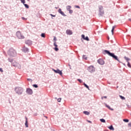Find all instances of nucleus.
<instances>
[{"label": "nucleus", "instance_id": "1", "mask_svg": "<svg viewBox=\"0 0 131 131\" xmlns=\"http://www.w3.org/2000/svg\"><path fill=\"white\" fill-rule=\"evenodd\" d=\"M104 53H105V54H107V55H108V56H110V57H112V58H113V59H115V60H117V61H119V60L118 59V57L116 56L114 54V53H112L110 52H109V51L108 50H104Z\"/></svg>", "mask_w": 131, "mask_h": 131}, {"label": "nucleus", "instance_id": "2", "mask_svg": "<svg viewBox=\"0 0 131 131\" xmlns=\"http://www.w3.org/2000/svg\"><path fill=\"white\" fill-rule=\"evenodd\" d=\"M8 54L10 57H15L16 56V51L13 49H10L8 51Z\"/></svg>", "mask_w": 131, "mask_h": 131}, {"label": "nucleus", "instance_id": "3", "mask_svg": "<svg viewBox=\"0 0 131 131\" xmlns=\"http://www.w3.org/2000/svg\"><path fill=\"white\" fill-rule=\"evenodd\" d=\"M15 92L16 94H18V95H21V94L23 93V89L21 87L16 88L15 89Z\"/></svg>", "mask_w": 131, "mask_h": 131}, {"label": "nucleus", "instance_id": "4", "mask_svg": "<svg viewBox=\"0 0 131 131\" xmlns=\"http://www.w3.org/2000/svg\"><path fill=\"white\" fill-rule=\"evenodd\" d=\"M16 36L19 39H22L24 38V35H23V34L21 33V32L19 31L16 32Z\"/></svg>", "mask_w": 131, "mask_h": 131}, {"label": "nucleus", "instance_id": "5", "mask_svg": "<svg viewBox=\"0 0 131 131\" xmlns=\"http://www.w3.org/2000/svg\"><path fill=\"white\" fill-rule=\"evenodd\" d=\"M12 66H14V67H18V68H21V66H20V64L17 63L16 61H14L12 63Z\"/></svg>", "mask_w": 131, "mask_h": 131}, {"label": "nucleus", "instance_id": "6", "mask_svg": "<svg viewBox=\"0 0 131 131\" xmlns=\"http://www.w3.org/2000/svg\"><path fill=\"white\" fill-rule=\"evenodd\" d=\"M54 72H55V73H58V74H59V75L62 76V75L63 74V73H62L61 71H60V70L57 69V70H53Z\"/></svg>", "mask_w": 131, "mask_h": 131}, {"label": "nucleus", "instance_id": "7", "mask_svg": "<svg viewBox=\"0 0 131 131\" xmlns=\"http://www.w3.org/2000/svg\"><path fill=\"white\" fill-rule=\"evenodd\" d=\"M99 14L101 16L104 15V10H103V7L101 6L99 7Z\"/></svg>", "mask_w": 131, "mask_h": 131}, {"label": "nucleus", "instance_id": "8", "mask_svg": "<svg viewBox=\"0 0 131 131\" xmlns=\"http://www.w3.org/2000/svg\"><path fill=\"white\" fill-rule=\"evenodd\" d=\"M88 70L90 72H95V68H94L93 66H91L90 67H89Z\"/></svg>", "mask_w": 131, "mask_h": 131}, {"label": "nucleus", "instance_id": "9", "mask_svg": "<svg viewBox=\"0 0 131 131\" xmlns=\"http://www.w3.org/2000/svg\"><path fill=\"white\" fill-rule=\"evenodd\" d=\"M98 63H99V64H100V65H104L105 62L104 61V60H103V59H99L98 60Z\"/></svg>", "mask_w": 131, "mask_h": 131}, {"label": "nucleus", "instance_id": "10", "mask_svg": "<svg viewBox=\"0 0 131 131\" xmlns=\"http://www.w3.org/2000/svg\"><path fill=\"white\" fill-rule=\"evenodd\" d=\"M27 93L29 94V95H32V93H33L32 90L30 89H27Z\"/></svg>", "mask_w": 131, "mask_h": 131}, {"label": "nucleus", "instance_id": "11", "mask_svg": "<svg viewBox=\"0 0 131 131\" xmlns=\"http://www.w3.org/2000/svg\"><path fill=\"white\" fill-rule=\"evenodd\" d=\"M66 33L67 34L69 35H71V34H72V31L70 30H67L66 31Z\"/></svg>", "mask_w": 131, "mask_h": 131}, {"label": "nucleus", "instance_id": "12", "mask_svg": "<svg viewBox=\"0 0 131 131\" xmlns=\"http://www.w3.org/2000/svg\"><path fill=\"white\" fill-rule=\"evenodd\" d=\"M58 13H59V14H61V15H62V16H65V13H64V12L62 11V10L61 9H59L58 10Z\"/></svg>", "mask_w": 131, "mask_h": 131}, {"label": "nucleus", "instance_id": "13", "mask_svg": "<svg viewBox=\"0 0 131 131\" xmlns=\"http://www.w3.org/2000/svg\"><path fill=\"white\" fill-rule=\"evenodd\" d=\"M83 114H85V115H90V112L88 111H84Z\"/></svg>", "mask_w": 131, "mask_h": 131}, {"label": "nucleus", "instance_id": "14", "mask_svg": "<svg viewBox=\"0 0 131 131\" xmlns=\"http://www.w3.org/2000/svg\"><path fill=\"white\" fill-rule=\"evenodd\" d=\"M23 50L24 51V52H28V48L24 47L23 49Z\"/></svg>", "mask_w": 131, "mask_h": 131}, {"label": "nucleus", "instance_id": "15", "mask_svg": "<svg viewBox=\"0 0 131 131\" xmlns=\"http://www.w3.org/2000/svg\"><path fill=\"white\" fill-rule=\"evenodd\" d=\"M106 107H107V108H108V109H109L110 110H111L112 111H113L114 109L113 108H111V107H110V106L106 105Z\"/></svg>", "mask_w": 131, "mask_h": 131}, {"label": "nucleus", "instance_id": "16", "mask_svg": "<svg viewBox=\"0 0 131 131\" xmlns=\"http://www.w3.org/2000/svg\"><path fill=\"white\" fill-rule=\"evenodd\" d=\"M67 11H69L71 10V6H67Z\"/></svg>", "mask_w": 131, "mask_h": 131}, {"label": "nucleus", "instance_id": "17", "mask_svg": "<svg viewBox=\"0 0 131 131\" xmlns=\"http://www.w3.org/2000/svg\"><path fill=\"white\" fill-rule=\"evenodd\" d=\"M108 128L111 130H114V127H113V126L111 125Z\"/></svg>", "mask_w": 131, "mask_h": 131}, {"label": "nucleus", "instance_id": "18", "mask_svg": "<svg viewBox=\"0 0 131 131\" xmlns=\"http://www.w3.org/2000/svg\"><path fill=\"white\" fill-rule=\"evenodd\" d=\"M114 29H115V26H113L112 29V33L113 35L114 34Z\"/></svg>", "mask_w": 131, "mask_h": 131}, {"label": "nucleus", "instance_id": "19", "mask_svg": "<svg viewBox=\"0 0 131 131\" xmlns=\"http://www.w3.org/2000/svg\"><path fill=\"white\" fill-rule=\"evenodd\" d=\"M100 120L101 122H103V123H105V122H106V121L104 119H100Z\"/></svg>", "mask_w": 131, "mask_h": 131}, {"label": "nucleus", "instance_id": "20", "mask_svg": "<svg viewBox=\"0 0 131 131\" xmlns=\"http://www.w3.org/2000/svg\"><path fill=\"white\" fill-rule=\"evenodd\" d=\"M119 97L121 100H125V98L121 95H119Z\"/></svg>", "mask_w": 131, "mask_h": 131}, {"label": "nucleus", "instance_id": "21", "mask_svg": "<svg viewBox=\"0 0 131 131\" xmlns=\"http://www.w3.org/2000/svg\"><path fill=\"white\" fill-rule=\"evenodd\" d=\"M84 85L85 88H86V89L90 90V88L89 87V86H88V85H86V84H85V83H84Z\"/></svg>", "mask_w": 131, "mask_h": 131}, {"label": "nucleus", "instance_id": "22", "mask_svg": "<svg viewBox=\"0 0 131 131\" xmlns=\"http://www.w3.org/2000/svg\"><path fill=\"white\" fill-rule=\"evenodd\" d=\"M25 126L26 127H28V121H26Z\"/></svg>", "mask_w": 131, "mask_h": 131}, {"label": "nucleus", "instance_id": "23", "mask_svg": "<svg viewBox=\"0 0 131 131\" xmlns=\"http://www.w3.org/2000/svg\"><path fill=\"white\" fill-rule=\"evenodd\" d=\"M24 6L27 9H29V6H28V5L24 4Z\"/></svg>", "mask_w": 131, "mask_h": 131}, {"label": "nucleus", "instance_id": "24", "mask_svg": "<svg viewBox=\"0 0 131 131\" xmlns=\"http://www.w3.org/2000/svg\"><path fill=\"white\" fill-rule=\"evenodd\" d=\"M41 37L45 38V37H46V34L45 33H42L41 34Z\"/></svg>", "mask_w": 131, "mask_h": 131}, {"label": "nucleus", "instance_id": "25", "mask_svg": "<svg viewBox=\"0 0 131 131\" xmlns=\"http://www.w3.org/2000/svg\"><path fill=\"white\" fill-rule=\"evenodd\" d=\"M124 122H128L129 120L127 119H125L123 120Z\"/></svg>", "mask_w": 131, "mask_h": 131}, {"label": "nucleus", "instance_id": "26", "mask_svg": "<svg viewBox=\"0 0 131 131\" xmlns=\"http://www.w3.org/2000/svg\"><path fill=\"white\" fill-rule=\"evenodd\" d=\"M124 59L125 60H127V62H128V61H129V58H128V57H125Z\"/></svg>", "mask_w": 131, "mask_h": 131}, {"label": "nucleus", "instance_id": "27", "mask_svg": "<svg viewBox=\"0 0 131 131\" xmlns=\"http://www.w3.org/2000/svg\"><path fill=\"white\" fill-rule=\"evenodd\" d=\"M127 66L128 67H129V68H131V66H130V63H129V62H127Z\"/></svg>", "mask_w": 131, "mask_h": 131}, {"label": "nucleus", "instance_id": "28", "mask_svg": "<svg viewBox=\"0 0 131 131\" xmlns=\"http://www.w3.org/2000/svg\"><path fill=\"white\" fill-rule=\"evenodd\" d=\"M21 1V3H22V4H23L24 5H25V0H20Z\"/></svg>", "mask_w": 131, "mask_h": 131}, {"label": "nucleus", "instance_id": "29", "mask_svg": "<svg viewBox=\"0 0 131 131\" xmlns=\"http://www.w3.org/2000/svg\"><path fill=\"white\" fill-rule=\"evenodd\" d=\"M69 12L70 14H72L73 13V10L70 9V10H69Z\"/></svg>", "mask_w": 131, "mask_h": 131}, {"label": "nucleus", "instance_id": "30", "mask_svg": "<svg viewBox=\"0 0 131 131\" xmlns=\"http://www.w3.org/2000/svg\"><path fill=\"white\" fill-rule=\"evenodd\" d=\"M21 19H22V20H24V21H26V20H27V18H26L24 17H22Z\"/></svg>", "mask_w": 131, "mask_h": 131}, {"label": "nucleus", "instance_id": "31", "mask_svg": "<svg viewBox=\"0 0 131 131\" xmlns=\"http://www.w3.org/2000/svg\"><path fill=\"white\" fill-rule=\"evenodd\" d=\"M78 81H79L80 83H82V80L80 79H77Z\"/></svg>", "mask_w": 131, "mask_h": 131}, {"label": "nucleus", "instance_id": "32", "mask_svg": "<svg viewBox=\"0 0 131 131\" xmlns=\"http://www.w3.org/2000/svg\"><path fill=\"white\" fill-rule=\"evenodd\" d=\"M33 88H38V86H37V84H33Z\"/></svg>", "mask_w": 131, "mask_h": 131}, {"label": "nucleus", "instance_id": "33", "mask_svg": "<svg viewBox=\"0 0 131 131\" xmlns=\"http://www.w3.org/2000/svg\"><path fill=\"white\" fill-rule=\"evenodd\" d=\"M84 39H85V40H87V41L90 40V39H89V37H88V36H86V37L84 38Z\"/></svg>", "mask_w": 131, "mask_h": 131}, {"label": "nucleus", "instance_id": "34", "mask_svg": "<svg viewBox=\"0 0 131 131\" xmlns=\"http://www.w3.org/2000/svg\"><path fill=\"white\" fill-rule=\"evenodd\" d=\"M54 47H55V48H57V47H58V45L56 44V41L54 42Z\"/></svg>", "mask_w": 131, "mask_h": 131}, {"label": "nucleus", "instance_id": "35", "mask_svg": "<svg viewBox=\"0 0 131 131\" xmlns=\"http://www.w3.org/2000/svg\"><path fill=\"white\" fill-rule=\"evenodd\" d=\"M54 50H55V51H56V52H57V51H59V49H58V48H57V47H55V48H54Z\"/></svg>", "mask_w": 131, "mask_h": 131}, {"label": "nucleus", "instance_id": "36", "mask_svg": "<svg viewBox=\"0 0 131 131\" xmlns=\"http://www.w3.org/2000/svg\"><path fill=\"white\" fill-rule=\"evenodd\" d=\"M83 59H84L85 60H86L87 57H86L85 55H84V56H83Z\"/></svg>", "mask_w": 131, "mask_h": 131}, {"label": "nucleus", "instance_id": "37", "mask_svg": "<svg viewBox=\"0 0 131 131\" xmlns=\"http://www.w3.org/2000/svg\"><path fill=\"white\" fill-rule=\"evenodd\" d=\"M104 99H107V96L102 97L101 98L102 100H103V99H104Z\"/></svg>", "mask_w": 131, "mask_h": 131}, {"label": "nucleus", "instance_id": "38", "mask_svg": "<svg viewBox=\"0 0 131 131\" xmlns=\"http://www.w3.org/2000/svg\"><path fill=\"white\" fill-rule=\"evenodd\" d=\"M82 38H83V39H84V38H85V36H84V35H82Z\"/></svg>", "mask_w": 131, "mask_h": 131}, {"label": "nucleus", "instance_id": "39", "mask_svg": "<svg viewBox=\"0 0 131 131\" xmlns=\"http://www.w3.org/2000/svg\"><path fill=\"white\" fill-rule=\"evenodd\" d=\"M61 98H58V99H57V101H58V102H61Z\"/></svg>", "mask_w": 131, "mask_h": 131}, {"label": "nucleus", "instance_id": "40", "mask_svg": "<svg viewBox=\"0 0 131 131\" xmlns=\"http://www.w3.org/2000/svg\"><path fill=\"white\" fill-rule=\"evenodd\" d=\"M0 71L1 72H4V70H3L2 68H0Z\"/></svg>", "mask_w": 131, "mask_h": 131}, {"label": "nucleus", "instance_id": "41", "mask_svg": "<svg viewBox=\"0 0 131 131\" xmlns=\"http://www.w3.org/2000/svg\"><path fill=\"white\" fill-rule=\"evenodd\" d=\"M128 125L129 127H131V123H129L128 124Z\"/></svg>", "mask_w": 131, "mask_h": 131}, {"label": "nucleus", "instance_id": "42", "mask_svg": "<svg viewBox=\"0 0 131 131\" xmlns=\"http://www.w3.org/2000/svg\"><path fill=\"white\" fill-rule=\"evenodd\" d=\"M86 121L88 122H89V123H92V121H89V120H87Z\"/></svg>", "mask_w": 131, "mask_h": 131}, {"label": "nucleus", "instance_id": "43", "mask_svg": "<svg viewBox=\"0 0 131 131\" xmlns=\"http://www.w3.org/2000/svg\"><path fill=\"white\" fill-rule=\"evenodd\" d=\"M76 8H77L78 9H80V7L79 6H76Z\"/></svg>", "mask_w": 131, "mask_h": 131}, {"label": "nucleus", "instance_id": "44", "mask_svg": "<svg viewBox=\"0 0 131 131\" xmlns=\"http://www.w3.org/2000/svg\"><path fill=\"white\" fill-rule=\"evenodd\" d=\"M51 15V16H52V17H55L56 16V15H53V14H50Z\"/></svg>", "mask_w": 131, "mask_h": 131}, {"label": "nucleus", "instance_id": "45", "mask_svg": "<svg viewBox=\"0 0 131 131\" xmlns=\"http://www.w3.org/2000/svg\"><path fill=\"white\" fill-rule=\"evenodd\" d=\"M53 40H57V39L56 38V37H54Z\"/></svg>", "mask_w": 131, "mask_h": 131}, {"label": "nucleus", "instance_id": "46", "mask_svg": "<svg viewBox=\"0 0 131 131\" xmlns=\"http://www.w3.org/2000/svg\"><path fill=\"white\" fill-rule=\"evenodd\" d=\"M9 62H13V60H10V59H9Z\"/></svg>", "mask_w": 131, "mask_h": 131}, {"label": "nucleus", "instance_id": "47", "mask_svg": "<svg viewBox=\"0 0 131 131\" xmlns=\"http://www.w3.org/2000/svg\"><path fill=\"white\" fill-rule=\"evenodd\" d=\"M27 80H28L29 81H30V80H32L31 79H28Z\"/></svg>", "mask_w": 131, "mask_h": 131}, {"label": "nucleus", "instance_id": "48", "mask_svg": "<svg viewBox=\"0 0 131 131\" xmlns=\"http://www.w3.org/2000/svg\"><path fill=\"white\" fill-rule=\"evenodd\" d=\"M26 121H28L27 117H26Z\"/></svg>", "mask_w": 131, "mask_h": 131}, {"label": "nucleus", "instance_id": "49", "mask_svg": "<svg viewBox=\"0 0 131 131\" xmlns=\"http://www.w3.org/2000/svg\"><path fill=\"white\" fill-rule=\"evenodd\" d=\"M45 118L48 119V117H47V116H45Z\"/></svg>", "mask_w": 131, "mask_h": 131}, {"label": "nucleus", "instance_id": "50", "mask_svg": "<svg viewBox=\"0 0 131 131\" xmlns=\"http://www.w3.org/2000/svg\"><path fill=\"white\" fill-rule=\"evenodd\" d=\"M129 21H131V18L130 19H129Z\"/></svg>", "mask_w": 131, "mask_h": 131}]
</instances>
